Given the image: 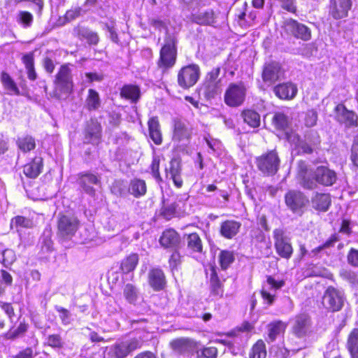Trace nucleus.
I'll use <instances>...</instances> for the list:
<instances>
[{
	"label": "nucleus",
	"instance_id": "1",
	"mask_svg": "<svg viewBox=\"0 0 358 358\" xmlns=\"http://www.w3.org/2000/svg\"><path fill=\"white\" fill-rule=\"evenodd\" d=\"M297 175L301 186L308 189H315L317 184L332 186L337 180V174L334 170L325 166H319L313 170L303 161L298 163Z\"/></svg>",
	"mask_w": 358,
	"mask_h": 358
},
{
	"label": "nucleus",
	"instance_id": "2",
	"mask_svg": "<svg viewBox=\"0 0 358 358\" xmlns=\"http://www.w3.org/2000/svg\"><path fill=\"white\" fill-rule=\"evenodd\" d=\"M55 94L59 99H65L73 87L71 70L69 64L62 65L56 75Z\"/></svg>",
	"mask_w": 358,
	"mask_h": 358
},
{
	"label": "nucleus",
	"instance_id": "3",
	"mask_svg": "<svg viewBox=\"0 0 358 358\" xmlns=\"http://www.w3.org/2000/svg\"><path fill=\"white\" fill-rule=\"evenodd\" d=\"M142 343L140 338L116 342L106 348V358H126L131 352L140 348Z\"/></svg>",
	"mask_w": 358,
	"mask_h": 358
},
{
	"label": "nucleus",
	"instance_id": "4",
	"mask_svg": "<svg viewBox=\"0 0 358 358\" xmlns=\"http://www.w3.org/2000/svg\"><path fill=\"white\" fill-rule=\"evenodd\" d=\"M345 301L346 298L343 291L332 286L327 288L322 297L324 308L330 312L340 311Z\"/></svg>",
	"mask_w": 358,
	"mask_h": 358
},
{
	"label": "nucleus",
	"instance_id": "5",
	"mask_svg": "<svg viewBox=\"0 0 358 358\" xmlns=\"http://www.w3.org/2000/svg\"><path fill=\"white\" fill-rule=\"evenodd\" d=\"M258 169L267 176L275 175L280 167V159L275 150L262 155L256 159Z\"/></svg>",
	"mask_w": 358,
	"mask_h": 358
},
{
	"label": "nucleus",
	"instance_id": "6",
	"mask_svg": "<svg viewBox=\"0 0 358 358\" xmlns=\"http://www.w3.org/2000/svg\"><path fill=\"white\" fill-rule=\"evenodd\" d=\"M175 43V39L172 36L169 35L166 38L165 44L160 50L159 67L166 69L174 66L177 55Z\"/></svg>",
	"mask_w": 358,
	"mask_h": 358
},
{
	"label": "nucleus",
	"instance_id": "7",
	"mask_svg": "<svg viewBox=\"0 0 358 358\" xmlns=\"http://www.w3.org/2000/svg\"><path fill=\"white\" fill-rule=\"evenodd\" d=\"M183 2L187 8L192 11V21L195 23L201 25H212L215 22V13L211 9L193 13L200 6V0H183Z\"/></svg>",
	"mask_w": 358,
	"mask_h": 358
},
{
	"label": "nucleus",
	"instance_id": "8",
	"mask_svg": "<svg viewBox=\"0 0 358 358\" xmlns=\"http://www.w3.org/2000/svg\"><path fill=\"white\" fill-rule=\"evenodd\" d=\"M276 253L282 258L289 259L293 253L290 238L282 229H275L273 231Z\"/></svg>",
	"mask_w": 358,
	"mask_h": 358
},
{
	"label": "nucleus",
	"instance_id": "9",
	"mask_svg": "<svg viewBox=\"0 0 358 358\" xmlns=\"http://www.w3.org/2000/svg\"><path fill=\"white\" fill-rule=\"evenodd\" d=\"M200 76V69L196 64H189L182 68L178 74V83L184 89L194 85Z\"/></svg>",
	"mask_w": 358,
	"mask_h": 358
},
{
	"label": "nucleus",
	"instance_id": "10",
	"mask_svg": "<svg viewBox=\"0 0 358 358\" xmlns=\"http://www.w3.org/2000/svg\"><path fill=\"white\" fill-rule=\"evenodd\" d=\"M246 88L243 83L231 84L225 92L224 101L231 107L241 106L245 101Z\"/></svg>",
	"mask_w": 358,
	"mask_h": 358
},
{
	"label": "nucleus",
	"instance_id": "11",
	"mask_svg": "<svg viewBox=\"0 0 358 358\" xmlns=\"http://www.w3.org/2000/svg\"><path fill=\"white\" fill-rule=\"evenodd\" d=\"M308 199L303 193L296 190H290L285 195V203L294 213L301 215L308 203Z\"/></svg>",
	"mask_w": 358,
	"mask_h": 358
},
{
	"label": "nucleus",
	"instance_id": "12",
	"mask_svg": "<svg viewBox=\"0 0 358 358\" xmlns=\"http://www.w3.org/2000/svg\"><path fill=\"white\" fill-rule=\"evenodd\" d=\"M79 227V221L75 217L62 215L58 221V234L60 237L71 238Z\"/></svg>",
	"mask_w": 358,
	"mask_h": 358
},
{
	"label": "nucleus",
	"instance_id": "13",
	"mask_svg": "<svg viewBox=\"0 0 358 358\" xmlns=\"http://www.w3.org/2000/svg\"><path fill=\"white\" fill-rule=\"evenodd\" d=\"M192 131L185 121L176 119L173 123L172 140L178 145H186L191 137Z\"/></svg>",
	"mask_w": 358,
	"mask_h": 358
},
{
	"label": "nucleus",
	"instance_id": "14",
	"mask_svg": "<svg viewBox=\"0 0 358 358\" xmlns=\"http://www.w3.org/2000/svg\"><path fill=\"white\" fill-rule=\"evenodd\" d=\"M335 118L341 124H344L345 127H355L358 124L357 115L352 111L348 110L345 106L342 104H338L335 108Z\"/></svg>",
	"mask_w": 358,
	"mask_h": 358
},
{
	"label": "nucleus",
	"instance_id": "15",
	"mask_svg": "<svg viewBox=\"0 0 358 358\" xmlns=\"http://www.w3.org/2000/svg\"><path fill=\"white\" fill-rule=\"evenodd\" d=\"M285 30L297 38L303 41H309L311 38L310 29L303 24L299 23L296 20L289 19L285 22Z\"/></svg>",
	"mask_w": 358,
	"mask_h": 358
},
{
	"label": "nucleus",
	"instance_id": "16",
	"mask_svg": "<svg viewBox=\"0 0 358 358\" xmlns=\"http://www.w3.org/2000/svg\"><path fill=\"white\" fill-rule=\"evenodd\" d=\"M208 192H214L213 194L207 196L211 202V205L216 208H224L227 206L229 200V194L227 191L218 189L215 185H208L206 187Z\"/></svg>",
	"mask_w": 358,
	"mask_h": 358
},
{
	"label": "nucleus",
	"instance_id": "17",
	"mask_svg": "<svg viewBox=\"0 0 358 358\" xmlns=\"http://www.w3.org/2000/svg\"><path fill=\"white\" fill-rule=\"evenodd\" d=\"M282 74L280 64L276 62H271L264 64L262 79L265 83L272 85L280 80Z\"/></svg>",
	"mask_w": 358,
	"mask_h": 358
},
{
	"label": "nucleus",
	"instance_id": "18",
	"mask_svg": "<svg viewBox=\"0 0 358 358\" xmlns=\"http://www.w3.org/2000/svg\"><path fill=\"white\" fill-rule=\"evenodd\" d=\"M352 7V0H330L329 14L336 20L348 16Z\"/></svg>",
	"mask_w": 358,
	"mask_h": 358
},
{
	"label": "nucleus",
	"instance_id": "19",
	"mask_svg": "<svg viewBox=\"0 0 358 358\" xmlns=\"http://www.w3.org/2000/svg\"><path fill=\"white\" fill-rule=\"evenodd\" d=\"M100 178L92 173L85 172L79 174L78 184L87 194L93 196L95 194L94 185H99Z\"/></svg>",
	"mask_w": 358,
	"mask_h": 358
},
{
	"label": "nucleus",
	"instance_id": "20",
	"mask_svg": "<svg viewBox=\"0 0 358 358\" xmlns=\"http://www.w3.org/2000/svg\"><path fill=\"white\" fill-rule=\"evenodd\" d=\"M310 319L306 314L296 315L292 326L293 334L298 338L306 336L310 331Z\"/></svg>",
	"mask_w": 358,
	"mask_h": 358
},
{
	"label": "nucleus",
	"instance_id": "21",
	"mask_svg": "<svg viewBox=\"0 0 358 358\" xmlns=\"http://www.w3.org/2000/svg\"><path fill=\"white\" fill-rule=\"evenodd\" d=\"M72 35L80 41H86L89 45H96L99 41V36L96 32L80 24L73 27Z\"/></svg>",
	"mask_w": 358,
	"mask_h": 358
},
{
	"label": "nucleus",
	"instance_id": "22",
	"mask_svg": "<svg viewBox=\"0 0 358 358\" xmlns=\"http://www.w3.org/2000/svg\"><path fill=\"white\" fill-rule=\"evenodd\" d=\"M148 283L155 291L162 290L166 285V278L163 271L159 268L150 270Z\"/></svg>",
	"mask_w": 358,
	"mask_h": 358
},
{
	"label": "nucleus",
	"instance_id": "23",
	"mask_svg": "<svg viewBox=\"0 0 358 358\" xmlns=\"http://www.w3.org/2000/svg\"><path fill=\"white\" fill-rule=\"evenodd\" d=\"M241 227V222L234 220H227L221 223L220 234L227 239H232L238 234Z\"/></svg>",
	"mask_w": 358,
	"mask_h": 358
},
{
	"label": "nucleus",
	"instance_id": "24",
	"mask_svg": "<svg viewBox=\"0 0 358 358\" xmlns=\"http://www.w3.org/2000/svg\"><path fill=\"white\" fill-rule=\"evenodd\" d=\"M273 92L281 99H292L296 96L298 90L295 85L285 83L275 86Z\"/></svg>",
	"mask_w": 358,
	"mask_h": 358
},
{
	"label": "nucleus",
	"instance_id": "25",
	"mask_svg": "<svg viewBox=\"0 0 358 358\" xmlns=\"http://www.w3.org/2000/svg\"><path fill=\"white\" fill-rule=\"evenodd\" d=\"M286 328L287 324L280 320H277L269 323L267 326V342L272 343L275 341L278 338L283 336Z\"/></svg>",
	"mask_w": 358,
	"mask_h": 358
},
{
	"label": "nucleus",
	"instance_id": "26",
	"mask_svg": "<svg viewBox=\"0 0 358 358\" xmlns=\"http://www.w3.org/2000/svg\"><path fill=\"white\" fill-rule=\"evenodd\" d=\"M207 277L210 278V286L211 293L215 296H221L223 294L222 289V283L219 279L217 273V268L214 266H209L208 268L206 269Z\"/></svg>",
	"mask_w": 358,
	"mask_h": 358
},
{
	"label": "nucleus",
	"instance_id": "27",
	"mask_svg": "<svg viewBox=\"0 0 358 358\" xmlns=\"http://www.w3.org/2000/svg\"><path fill=\"white\" fill-rule=\"evenodd\" d=\"M129 194L135 198H141L147 192L145 181L140 178H133L129 181L128 185Z\"/></svg>",
	"mask_w": 358,
	"mask_h": 358
},
{
	"label": "nucleus",
	"instance_id": "28",
	"mask_svg": "<svg viewBox=\"0 0 358 358\" xmlns=\"http://www.w3.org/2000/svg\"><path fill=\"white\" fill-rule=\"evenodd\" d=\"M43 166V159L41 157H36L24 166L23 172L26 176L35 178L41 173Z\"/></svg>",
	"mask_w": 358,
	"mask_h": 358
},
{
	"label": "nucleus",
	"instance_id": "29",
	"mask_svg": "<svg viewBox=\"0 0 358 358\" xmlns=\"http://www.w3.org/2000/svg\"><path fill=\"white\" fill-rule=\"evenodd\" d=\"M313 207L320 211H327L331 205V197L329 194L316 192L312 196Z\"/></svg>",
	"mask_w": 358,
	"mask_h": 358
},
{
	"label": "nucleus",
	"instance_id": "30",
	"mask_svg": "<svg viewBox=\"0 0 358 358\" xmlns=\"http://www.w3.org/2000/svg\"><path fill=\"white\" fill-rule=\"evenodd\" d=\"M179 241V235L172 229L165 230L159 239V243L164 248H176L178 245Z\"/></svg>",
	"mask_w": 358,
	"mask_h": 358
},
{
	"label": "nucleus",
	"instance_id": "31",
	"mask_svg": "<svg viewBox=\"0 0 358 358\" xmlns=\"http://www.w3.org/2000/svg\"><path fill=\"white\" fill-rule=\"evenodd\" d=\"M85 135L90 143H97L101 137V124L94 120L89 122L85 129Z\"/></svg>",
	"mask_w": 358,
	"mask_h": 358
},
{
	"label": "nucleus",
	"instance_id": "32",
	"mask_svg": "<svg viewBox=\"0 0 358 358\" xmlns=\"http://www.w3.org/2000/svg\"><path fill=\"white\" fill-rule=\"evenodd\" d=\"M0 80L8 94L16 96L21 94L17 84L8 73L5 71L1 72Z\"/></svg>",
	"mask_w": 358,
	"mask_h": 358
},
{
	"label": "nucleus",
	"instance_id": "33",
	"mask_svg": "<svg viewBox=\"0 0 358 358\" xmlns=\"http://www.w3.org/2000/svg\"><path fill=\"white\" fill-rule=\"evenodd\" d=\"M123 296L128 303L134 305L141 298L138 288L131 283H127L124 286Z\"/></svg>",
	"mask_w": 358,
	"mask_h": 358
},
{
	"label": "nucleus",
	"instance_id": "34",
	"mask_svg": "<svg viewBox=\"0 0 358 358\" xmlns=\"http://www.w3.org/2000/svg\"><path fill=\"white\" fill-rule=\"evenodd\" d=\"M148 128L150 138L156 145H160L162 142V136L159 122L157 117H152L149 120Z\"/></svg>",
	"mask_w": 358,
	"mask_h": 358
},
{
	"label": "nucleus",
	"instance_id": "35",
	"mask_svg": "<svg viewBox=\"0 0 358 358\" xmlns=\"http://www.w3.org/2000/svg\"><path fill=\"white\" fill-rule=\"evenodd\" d=\"M272 123L276 129L284 131L285 134H288L290 122L288 117L283 113H275L273 117Z\"/></svg>",
	"mask_w": 358,
	"mask_h": 358
},
{
	"label": "nucleus",
	"instance_id": "36",
	"mask_svg": "<svg viewBox=\"0 0 358 358\" xmlns=\"http://www.w3.org/2000/svg\"><path fill=\"white\" fill-rule=\"evenodd\" d=\"M122 97L129 99L131 103H136L141 96V91L138 86L133 85H124L120 92Z\"/></svg>",
	"mask_w": 358,
	"mask_h": 358
},
{
	"label": "nucleus",
	"instance_id": "37",
	"mask_svg": "<svg viewBox=\"0 0 358 358\" xmlns=\"http://www.w3.org/2000/svg\"><path fill=\"white\" fill-rule=\"evenodd\" d=\"M15 22L23 29L30 28L34 22L33 15L27 10H19L15 14Z\"/></svg>",
	"mask_w": 358,
	"mask_h": 358
},
{
	"label": "nucleus",
	"instance_id": "38",
	"mask_svg": "<svg viewBox=\"0 0 358 358\" xmlns=\"http://www.w3.org/2000/svg\"><path fill=\"white\" fill-rule=\"evenodd\" d=\"M85 106L90 111L96 110L101 106V99L96 90L93 89L88 90V94L85 100Z\"/></svg>",
	"mask_w": 358,
	"mask_h": 358
},
{
	"label": "nucleus",
	"instance_id": "39",
	"mask_svg": "<svg viewBox=\"0 0 358 358\" xmlns=\"http://www.w3.org/2000/svg\"><path fill=\"white\" fill-rule=\"evenodd\" d=\"M185 241L189 250L194 252H202L203 246L201 240L196 233H192L187 235Z\"/></svg>",
	"mask_w": 358,
	"mask_h": 358
},
{
	"label": "nucleus",
	"instance_id": "40",
	"mask_svg": "<svg viewBox=\"0 0 358 358\" xmlns=\"http://www.w3.org/2000/svg\"><path fill=\"white\" fill-rule=\"evenodd\" d=\"M22 59L27 69L28 78L30 80H35L37 78V74L34 69V54L32 52L27 53L22 56Z\"/></svg>",
	"mask_w": 358,
	"mask_h": 358
},
{
	"label": "nucleus",
	"instance_id": "41",
	"mask_svg": "<svg viewBox=\"0 0 358 358\" xmlns=\"http://www.w3.org/2000/svg\"><path fill=\"white\" fill-rule=\"evenodd\" d=\"M241 116L247 124L252 128H257L260 125V115L253 110H245Z\"/></svg>",
	"mask_w": 358,
	"mask_h": 358
},
{
	"label": "nucleus",
	"instance_id": "42",
	"mask_svg": "<svg viewBox=\"0 0 358 358\" xmlns=\"http://www.w3.org/2000/svg\"><path fill=\"white\" fill-rule=\"evenodd\" d=\"M347 346L351 358H358V329H354L350 334Z\"/></svg>",
	"mask_w": 358,
	"mask_h": 358
},
{
	"label": "nucleus",
	"instance_id": "43",
	"mask_svg": "<svg viewBox=\"0 0 358 358\" xmlns=\"http://www.w3.org/2000/svg\"><path fill=\"white\" fill-rule=\"evenodd\" d=\"M138 262V256L137 254H131L122 261L121 270L124 273H128L133 271Z\"/></svg>",
	"mask_w": 358,
	"mask_h": 358
},
{
	"label": "nucleus",
	"instance_id": "44",
	"mask_svg": "<svg viewBox=\"0 0 358 358\" xmlns=\"http://www.w3.org/2000/svg\"><path fill=\"white\" fill-rule=\"evenodd\" d=\"M17 145L23 152H29L36 148L35 139L29 135L18 138Z\"/></svg>",
	"mask_w": 358,
	"mask_h": 358
},
{
	"label": "nucleus",
	"instance_id": "45",
	"mask_svg": "<svg viewBox=\"0 0 358 358\" xmlns=\"http://www.w3.org/2000/svg\"><path fill=\"white\" fill-rule=\"evenodd\" d=\"M220 69L219 67L213 69L210 73H208L207 77L209 79V83L206 89V94L209 97L214 96L215 94V80L220 75Z\"/></svg>",
	"mask_w": 358,
	"mask_h": 358
},
{
	"label": "nucleus",
	"instance_id": "46",
	"mask_svg": "<svg viewBox=\"0 0 358 358\" xmlns=\"http://www.w3.org/2000/svg\"><path fill=\"white\" fill-rule=\"evenodd\" d=\"M234 252L227 250H221L218 255L219 264L222 270L227 269L234 262Z\"/></svg>",
	"mask_w": 358,
	"mask_h": 358
},
{
	"label": "nucleus",
	"instance_id": "47",
	"mask_svg": "<svg viewBox=\"0 0 358 358\" xmlns=\"http://www.w3.org/2000/svg\"><path fill=\"white\" fill-rule=\"evenodd\" d=\"M178 204L176 202L171 203H164L160 210V215L166 220H170L178 215Z\"/></svg>",
	"mask_w": 358,
	"mask_h": 358
},
{
	"label": "nucleus",
	"instance_id": "48",
	"mask_svg": "<svg viewBox=\"0 0 358 358\" xmlns=\"http://www.w3.org/2000/svg\"><path fill=\"white\" fill-rule=\"evenodd\" d=\"M266 345L262 340H259L252 346L249 353V358H266Z\"/></svg>",
	"mask_w": 358,
	"mask_h": 358
},
{
	"label": "nucleus",
	"instance_id": "49",
	"mask_svg": "<svg viewBox=\"0 0 358 358\" xmlns=\"http://www.w3.org/2000/svg\"><path fill=\"white\" fill-rule=\"evenodd\" d=\"M32 221L23 216H16L11 220L10 227L13 229H15L17 231H20V228H31L32 227Z\"/></svg>",
	"mask_w": 358,
	"mask_h": 358
},
{
	"label": "nucleus",
	"instance_id": "50",
	"mask_svg": "<svg viewBox=\"0 0 358 358\" xmlns=\"http://www.w3.org/2000/svg\"><path fill=\"white\" fill-rule=\"evenodd\" d=\"M171 345L173 350L180 354L186 353L189 352L191 348V343L186 338L174 340L171 343Z\"/></svg>",
	"mask_w": 358,
	"mask_h": 358
},
{
	"label": "nucleus",
	"instance_id": "51",
	"mask_svg": "<svg viewBox=\"0 0 358 358\" xmlns=\"http://www.w3.org/2000/svg\"><path fill=\"white\" fill-rule=\"evenodd\" d=\"M130 137L125 132H121L116 135L115 142L118 145L117 149V159H122V152L123 151V147H124L129 142Z\"/></svg>",
	"mask_w": 358,
	"mask_h": 358
},
{
	"label": "nucleus",
	"instance_id": "52",
	"mask_svg": "<svg viewBox=\"0 0 358 358\" xmlns=\"http://www.w3.org/2000/svg\"><path fill=\"white\" fill-rule=\"evenodd\" d=\"M45 344L54 349H62L64 342L59 334H55L47 337Z\"/></svg>",
	"mask_w": 358,
	"mask_h": 358
},
{
	"label": "nucleus",
	"instance_id": "53",
	"mask_svg": "<svg viewBox=\"0 0 358 358\" xmlns=\"http://www.w3.org/2000/svg\"><path fill=\"white\" fill-rule=\"evenodd\" d=\"M55 309L59 313V317L63 325L66 326L71 324L72 321L71 313L67 309L59 306H55Z\"/></svg>",
	"mask_w": 358,
	"mask_h": 358
},
{
	"label": "nucleus",
	"instance_id": "54",
	"mask_svg": "<svg viewBox=\"0 0 358 358\" xmlns=\"http://www.w3.org/2000/svg\"><path fill=\"white\" fill-rule=\"evenodd\" d=\"M15 260V254L13 250L6 249L0 254V262H2L4 266L8 267Z\"/></svg>",
	"mask_w": 358,
	"mask_h": 358
},
{
	"label": "nucleus",
	"instance_id": "55",
	"mask_svg": "<svg viewBox=\"0 0 358 358\" xmlns=\"http://www.w3.org/2000/svg\"><path fill=\"white\" fill-rule=\"evenodd\" d=\"M217 349L215 347H206L197 351V358H216Z\"/></svg>",
	"mask_w": 358,
	"mask_h": 358
},
{
	"label": "nucleus",
	"instance_id": "56",
	"mask_svg": "<svg viewBox=\"0 0 358 358\" xmlns=\"http://www.w3.org/2000/svg\"><path fill=\"white\" fill-rule=\"evenodd\" d=\"M27 324L20 322L17 329H10V331L6 334V338L8 339H15L21 334L25 333L27 331Z\"/></svg>",
	"mask_w": 358,
	"mask_h": 358
},
{
	"label": "nucleus",
	"instance_id": "57",
	"mask_svg": "<svg viewBox=\"0 0 358 358\" xmlns=\"http://www.w3.org/2000/svg\"><path fill=\"white\" fill-rule=\"evenodd\" d=\"M85 13V10L81 7H74L66 11L65 18L67 21H72L80 17Z\"/></svg>",
	"mask_w": 358,
	"mask_h": 358
},
{
	"label": "nucleus",
	"instance_id": "58",
	"mask_svg": "<svg viewBox=\"0 0 358 358\" xmlns=\"http://www.w3.org/2000/svg\"><path fill=\"white\" fill-rule=\"evenodd\" d=\"M103 79V76L102 73L89 72L85 73V78H83V82L85 84H90L93 82H101Z\"/></svg>",
	"mask_w": 358,
	"mask_h": 358
},
{
	"label": "nucleus",
	"instance_id": "59",
	"mask_svg": "<svg viewBox=\"0 0 358 358\" xmlns=\"http://www.w3.org/2000/svg\"><path fill=\"white\" fill-rule=\"evenodd\" d=\"M317 120V113L314 110H309L305 115V124L308 127H312L316 124Z\"/></svg>",
	"mask_w": 358,
	"mask_h": 358
},
{
	"label": "nucleus",
	"instance_id": "60",
	"mask_svg": "<svg viewBox=\"0 0 358 358\" xmlns=\"http://www.w3.org/2000/svg\"><path fill=\"white\" fill-rule=\"evenodd\" d=\"M304 139L315 148L320 143V136L317 132L314 130L308 131L304 136Z\"/></svg>",
	"mask_w": 358,
	"mask_h": 358
},
{
	"label": "nucleus",
	"instance_id": "61",
	"mask_svg": "<svg viewBox=\"0 0 358 358\" xmlns=\"http://www.w3.org/2000/svg\"><path fill=\"white\" fill-rule=\"evenodd\" d=\"M181 165L179 161L176 159L171 160L169 171H167V176L172 177L173 176L181 174Z\"/></svg>",
	"mask_w": 358,
	"mask_h": 358
},
{
	"label": "nucleus",
	"instance_id": "62",
	"mask_svg": "<svg viewBox=\"0 0 358 358\" xmlns=\"http://www.w3.org/2000/svg\"><path fill=\"white\" fill-rule=\"evenodd\" d=\"M113 192L120 196H126L129 194L128 187L126 188L121 181H117L113 187Z\"/></svg>",
	"mask_w": 358,
	"mask_h": 358
},
{
	"label": "nucleus",
	"instance_id": "63",
	"mask_svg": "<svg viewBox=\"0 0 358 358\" xmlns=\"http://www.w3.org/2000/svg\"><path fill=\"white\" fill-rule=\"evenodd\" d=\"M347 259L349 264L354 267H358V250L351 248L348 252Z\"/></svg>",
	"mask_w": 358,
	"mask_h": 358
},
{
	"label": "nucleus",
	"instance_id": "64",
	"mask_svg": "<svg viewBox=\"0 0 358 358\" xmlns=\"http://www.w3.org/2000/svg\"><path fill=\"white\" fill-rule=\"evenodd\" d=\"M350 159L353 164L358 167V136L355 139L352 144Z\"/></svg>",
	"mask_w": 358,
	"mask_h": 358
}]
</instances>
